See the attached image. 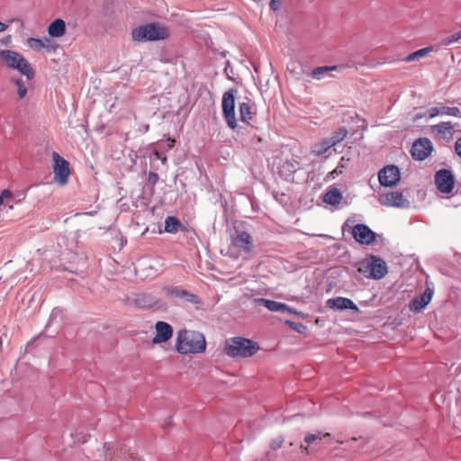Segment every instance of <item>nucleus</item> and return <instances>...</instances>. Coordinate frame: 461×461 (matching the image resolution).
Listing matches in <instances>:
<instances>
[{"label":"nucleus","mask_w":461,"mask_h":461,"mask_svg":"<svg viewBox=\"0 0 461 461\" xmlns=\"http://www.w3.org/2000/svg\"><path fill=\"white\" fill-rule=\"evenodd\" d=\"M239 113L240 120L244 123L251 125L255 122L257 114L255 103L250 98L246 97L245 101L239 104Z\"/></svg>","instance_id":"nucleus-12"},{"label":"nucleus","mask_w":461,"mask_h":461,"mask_svg":"<svg viewBox=\"0 0 461 461\" xmlns=\"http://www.w3.org/2000/svg\"><path fill=\"white\" fill-rule=\"evenodd\" d=\"M4 203V200H3V197L0 196V206Z\"/></svg>","instance_id":"nucleus-44"},{"label":"nucleus","mask_w":461,"mask_h":461,"mask_svg":"<svg viewBox=\"0 0 461 461\" xmlns=\"http://www.w3.org/2000/svg\"><path fill=\"white\" fill-rule=\"evenodd\" d=\"M27 44L31 49L36 50H40L45 48L46 46L44 41L36 38H29L27 41Z\"/></svg>","instance_id":"nucleus-29"},{"label":"nucleus","mask_w":461,"mask_h":461,"mask_svg":"<svg viewBox=\"0 0 461 461\" xmlns=\"http://www.w3.org/2000/svg\"><path fill=\"white\" fill-rule=\"evenodd\" d=\"M358 271L368 278L380 279L387 274V266L380 258L372 256L360 263Z\"/></svg>","instance_id":"nucleus-5"},{"label":"nucleus","mask_w":461,"mask_h":461,"mask_svg":"<svg viewBox=\"0 0 461 461\" xmlns=\"http://www.w3.org/2000/svg\"><path fill=\"white\" fill-rule=\"evenodd\" d=\"M352 235L360 244L370 245L375 240V233L365 224H357L352 229Z\"/></svg>","instance_id":"nucleus-14"},{"label":"nucleus","mask_w":461,"mask_h":461,"mask_svg":"<svg viewBox=\"0 0 461 461\" xmlns=\"http://www.w3.org/2000/svg\"><path fill=\"white\" fill-rule=\"evenodd\" d=\"M283 443H284V439L282 438H275L271 441L270 447L273 450H276L282 447Z\"/></svg>","instance_id":"nucleus-34"},{"label":"nucleus","mask_w":461,"mask_h":461,"mask_svg":"<svg viewBox=\"0 0 461 461\" xmlns=\"http://www.w3.org/2000/svg\"><path fill=\"white\" fill-rule=\"evenodd\" d=\"M432 150V142L428 138H420L412 144L411 153L414 159L422 161L431 154Z\"/></svg>","instance_id":"nucleus-10"},{"label":"nucleus","mask_w":461,"mask_h":461,"mask_svg":"<svg viewBox=\"0 0 461 461\" xmlns=\"http://www.w3.org/2000/svg\"><path fill=\"white\" fill-rule=\"evenodd\" d=\"M341 200V192L336 187L330 188L323 195V202L334 207H337L340 203Z\"/></svg>","instance_id":"nucleus-26"},{"label":"nucleus","mask_w":461,"mask_h":461,"mask_svg":"<svg viewBox=\"0 0 461 461\" xmlns=\"http://www.w3.org/2000/svg\"><path fill=\"white\" fill-rule=\"evenodd\" d=\"M426 114L429 118H434L438 115H447L453 117H461V110L458 107H449L443 104H438L435 107L427 110Z\"/></svg>","instance_id":"nucleus-18"},{"label":"nucleus","mask_w":461,"mask_h":461,"mask_svg":"<svg viewBox=\"0 0 461 461\" xmlns=\"http://www.w3.org/2000/svg\"><path fill=\"white\" fill-rule=\"evenodd\" d=\"M8 25L0 22V32H5L7 29Z\"/></svg>","instance_id":"nucleus-41"},{"label":"nucleus","mask_w":461,"mask_h":461,"mask_svg":"<svg viewBox=\"0 0 461 461\" xmlns=\"http://www.w3.org/2000/svg\"><path fill=\"white\" fill-rule=\"evenodd\" d=\"M15 85L17 86V94L20 99H23L27 95V87L22 79H16Z\"/></svg>","instance_id":"nucleus-32"},{"label":"nucleus","mask_w":461,"mask_h":461,"mask_svg":"<svg viewBox=\"0 0 461 461\" xmlns=\"http://www.w3.org/2000/svg\"><path fill=\"white\" fill-rule=\"evenodd\" d=\"M298 169V163L294 160H285L278 167V174L285 179H290Z\"/></svg>","instance_id":"nucleus-23"},{"label":"nucleus","mask_w":461,"mask_h":461,"mask_svg":"<svg viewBox=\"0 0 461 461\" xmlns=\"http://www.w3.org/2000/svg\"><path fill=\"white\" fill-rule=\"evenodd\" d=\"M181 226L180 221L174 216H167L165 219V231L168 233H176Z\"/></svg>","instance_id":"nucleus-27"},{"label":"nucleus","mask_w":461,"mask_h":461,"mask_svg":"<svg viewBox=\"0 0 461 461\" xmlns=\"http://www.w3.org/2000/svg\"><path fill=\"white\" fill-rule=\"evenodd\" d=\"M148 181L151 185H155L158 181V175L155 172H149L148 176Z\"/></svg>","instance_id":"nucleus-35"},{"label":"nucleus","mask_w":461,"mask_h":461,"mask_svg":"<svg viewBox=\"0 0 461 461\" xmlns=\"http://www.w3.org/2000/svg\"><path fill=\"white\" fill-rule=\"evenodd\" d=\"M132 40L138 42L157 41L169 37L168 28L158 23L138 26L131 31Z\"/></svg>","instance_id":"nucleus-3"},{"label":"nucleus","mask_w":461,"mask_h":461,"mask_svg":"<svg viewBox=\"0 0 461 461\" xmlns=\"http://www.w3.org/2000/svg\"><path fill=\"white\" fill-rule=\"evenodd\" d=\"M343 69V67L341 66H322V67H319V79H321V77H324V75L327 73V72H330V71H339V70H342Z\"/></svg>","instance_id":"nucleus-31"},{"label":"nucleus","mask_w":461,"mask_h":461,"mask_svg":"<svg viewBox=\"0 0 461 461\" xmlns=\"http://www.w3.org/2000/svg\"><path fill=\"white\" fill-rule=\"evenodd\" d=\"M176 350L181 355L200 354L206 349V340L203 333L183 329L177 331Z\"/></svg>","instance_id":"nucleus-1"},{"label":"nucleus","mask_w":461,"mask_h":461,"mask_svg":"<svg viewBox=\"0 0 461 461\" xmlns=\"http://www.w3.org/2000/svg\"><path fill=\"white\" fill-rule=\"evenodd\" d=\"M301 448L303 449L307 454L309 453L307 447H304L303 445H301Z\"/></svg>","instance_id":"nucleus-42"},{"label":"nucleus","mask_w":461,"mask_h":461,"mask_svg":"<svg viewBox=\"0 0 461 461\" xmlns=\"http://www.w3.org/2000/svg\"><path fill=\"white\" fill-rule=\"evenodd\" d=\"M131 461H140V460L136 457L131 456Z\"/></svg>","instance_id":"nucleus-43"},{"label":"nucleus","mask_w":461,"mask_h":461,"mask_svg":"<svg viewBox=\"0 0 461 461\" xmlns=\"http://www.w3.org/2000/svg\"><path fill=\"white\" fill-rule=\"evenodd\" d=\"M231 245L243 250L244 252H249L252 248V238L248 232L241 231L238 233L235 238H233Z\"/></svg>","instance_id":"nucleus-22"},{"label":"nucleus","mask_w":461,"mask_h":461,"mask_svg":"<svg viewBox=\"0 0 461 461\" xmlns=\"http://www.w3.org/2000/svg\"><path fill=\"white\" fill-rule=\"evenodd\" d=\"M455 150L456 154L461 158V137L458 138L455 143Z\"/></svg>","instance_id":"nucleus-38"},{"label":"nucleus","mask_w":461,"mask_h":461,"mask_svg":"<svg viewBox=\"0 0 461 461\" xmlns=\"http://www.w3.org/2000/svg\"><path fill=\"white\" fill-rule=\"evenodd\" d=\"M432 50V48L431 47H427V48H423V49H420L418 50L417 51H414L412 53H411L410 55H408L404 60L406 62H411V61H413V60H416V59H419L420 58H423L425 57L427 54H429L430 51Z\"/></svg>","instance_id":"nucleus-28"},{"label":"nucleus","mask_w":461,"mask_h":461,"mask_svg":"<svg viewBox=\"0 0 461 461\" xmlns=\"http://www.w3.org/2000/svg\"><path fill=\"white\" fill-rule=\"evenodd\" d=\"M1 59L8 68L16 69L25 76L28 80H32L34 77L35 72L31 64L20 53L10 50H2Z\"/></svg>","instance_id":"nucleus-4"},{"label":"nucleus","mask_w":461,"mask_h":461,"mask_svg":"<svg viewBox=\"0 0 461 461\" xmlns=\"http://www.w3.org/2000/svg\"><path fill=\"white\" fill-rule=\"evenodd\" d=\"M348 134L346 128H339L330 138L322 140L319 145V156L325 155L333 146L343 140Z\"/></svg>","instance_id":"nucleus-16"},{"label":"nucleus","mask_w":461,"mask_h":461,"mask_svg":"<svg viewBox=\"0 0 461 461\" xmlns=\"http://www.w3.org/2000/svg\"><path fill=\"white\" fill-rule=\"evenodd\" d=\"M300 68V64L296 61H292L288 67H287V69L294 75V77H298L300 75L299 72L296 71L297 68Z\"/></svg>","instance_id":"nucleus-33"},{"label":"nucleus","mask_w":461,"mask_h":461,"mask_svg":"<svg viewBox=\"0 0 461 461\" xmlns=\"http://www.w3.org/2000/svg\"><path fill=\"white\" fill-rule=\"evenodd\" d=\"M459 40H461V31L443 39L441 44L444 46H448L457 42Z\"/></svg>","instance_id":"nucleus-30"},{"label":"nucleus","mask_w":461,"mask_h":461,"mask_svg":"<svg viewBox=\"0 0 461 461\" xmlns=\"http://www.w3.org/2000/svg\"><path fill=\"white\" fill-rule=\"evenodd\" d=\"M378 202L385 206L399 208H408L410 206V202L404 198L402 193L397 191L380 194Z\"/></svg>","instance_id":"nucleus-11"},{"label":"nucleus","mask_w":461,"mask_h":461,"mask_svg":"<svg viewBox=\"0 0 461 461\" xmlns=\"http://www.w3.org/2000/svg\"><path fill=\"white\" fill-rule=\"evenodd\" d=\"M282 0H270L269 6L273 11H276L280 8Z\"/></svg>","instance_id":"nucleus-36"},{"label":"nucleus","mask_w":461,"mask_h":461,"mask_svg":"<svg viewBox=\"0 0 461 461\" xmlns=\"http://www.w3.org/2000/svg\"><path fill=\"white\" fill-rule=\"evenodd\" d=\"M379 182L384 186H393L400 180V171L396 166L384 167L378 175Z\"/></svg>","instance_id":"nucleus-15"},{"label":"nucleus","mask_w":461,"mask_h":461,"mask_svg":"<svg viewBox=\"0 0 461 461\" xmlns=\"http://www.w3.org/2000/svg\"><path fill=\"white\" fill-rule=\"evenodd\" d=\"M154 156L157 159H161L163 163H165L167 161V158L164 157L163 158H161V156H160V153L158 151H155L154 152Z\"/></svg>","instance_id":"nucleus-40"},{"label":"nucleus","mask_w":461,"mask_h":461,"mask_svg":"<svg viewBox=\"0 0 461 461\" xmlns=\"http://www.w3.org/2000/svg\"><path fill=\"white\" fill-rule=\"evenodd\" d=\"M316 439H317V436L316 435H314V434H308L304 438V442L306 444H311V443L314 442Z\"/></svg>","instance_id":"nucleus-37"},{"label":"nucleus","mask_w":461,"mask_h":461,"mask_svg":"<svg viewBox=\"0 0 461 461\" xmlns=\"http://www.w3.org/2000/svg\"><path fill=\"white\" fill-rule=\"evenodd\" d=\"M173 337V328L166 321H157L155 324V336L152 339L154 345L166 343Z\"/></svg>","instance_id":"nucleus-13"},{"label":"nucleus","mask_w":461,"mask_h":461,"mask_svg":"<svg viewBox=\"0 0 461 461\" xmlns=\"http://www.w3.org/2000/svg\"><path fill=\"white\" fill-rule=\"evenodd\" d=\"M256 303L258 305L264 306L271 312L294 313V311H293L285 303L280 302L258 298L256 300Z\"/></svg>","instance_id":"nucleus-19"},{"label":"nucleus","mask_w":461,"mask_h":461,"mask_svg":"<svg viewBox=\"0 0 461 461\" xmlns=\"http://www.w3.org/2000/svg\"><path fill=\"white\" fill-rule=\"evenodd\" d=\"M161 292L167 299L172 301L181 300L182 302L190 303L194 305H200L202 303L197 295L177 286H165L162 288Z\"/></svg>","instance_id":"nucleus-7"},{"label":"nucleus","mask_w":461,"mask_h":461,"mask_svg":"<svg viewBox=\"0 0 461 461\" xmlns=\"http://www.w3.org/2000/svg\"><path fill=\"white\" fill-rule=\"evenodd\" d=\"M54 159V179L60 185L67 184L70 174L68 162L60 157L58 153H53Z\"/></svg>","instance_id":"nucleus-9"},{"label":"nucleus","mask_w":461,"mask_h":461,"mask_svg":"<svg viewBox=\"0 0 461 461\" xmlns=\"http://www.w3.org/2000/svg\"><path fill=\"white\" fill-rule=\"evenodd\" d=\"M0 196H2L3 200H4L5 198L11 197L12 196V193H11V191L5 189V190L2 191Z\"/></svg>","instance_id":"nucleus-39"},{"label":"nucleus","mask_w":461,"mask_h":461,"mask_svg":"<svg viewBox=\"0 0 461 461\" xmlns=\"http://www.w3.org/2000/svg\"><path fill=\"white\" fill-rule=\"evenodd\" d=\"M435 184L440 193H451L455 185V178L452 172L448 169L438 170L435 174Z\"/></svg>","instance_id":"nucleus-8"},{"label":"nucleus","mask_w":461,"mask_h":461,"mask_svg":"<svg viewBox=\"0 0 461 461\" xmlns=\"http://www.w3.org/2000/svg\"><path fill=\"white\" fill-rule=\"evenodd\" d=\"M135 303L141 308H152L159 305V300L149 294H139L135 298Z\"/></svg>","instance_id":"nucleus-24"},{"label":"nucleus","mask_w":461,"mask_h":461,"mask_svg":"<svg viewBox=\"0 0 461 461\" xmlns=\"http://www.w3.org/2000/svg\"><path fill=\"white\" fill-rule=\"evenodd\" d=\"M326 305L330 309H336V310L350 309V310H354V311H358V308L354 303V302L346 297H336V298L329 299L326 302Z\"/></svg>","instance_id":"nucleus-20"},{"label":"nucleus","mask_w":461,"mask_h":461,"mask_svg":"<svg viewBox=\"0 0 461 461\" xmlns=\"http://www.w3.org/2000/svg\"><path fill=\"white\" fill-rule=\"evenodd\" d=\"M235 90L230 89L225 92L222 95V113L227 125L235 130L238 127V122L235 114Z\"/></svg>","instance_id":"nucleus-6"},{"label":"nucleus","mask_w":461,"mask_h":461,"mask_svg":"<svg viewBox=\"0 0 461 461\" xmlns=\"http://www.w3.org/2000/svg\"><path fill=\"white\" fill-rule=\"evenodd\" d=\"M432 291L427 288L420 297H415L411 301L410 310L417 312L425 308L430 302Z\"/></svg>","instance_id":"nucleus-21"},{"label":"nucleus","mask_w":461,"mask_h":461,"mask_svg":"<svg viewBox=\"0 0 461 461\" xmlns=\"http://www.w3.org/2000/svg\"><path fill=\"white\" fill-rule=\"evenodd\" d=\"M331 174H332V175H333V174H338L337 169H334V170L331 172Z\"/></svg>","instance_id":"nucleus-46"},{"label":"nucleus","mask_w":461,"mask_h":461,"mask_svg":"<svg viewBox=\"0 0 461 461\" xmlns=\"http://www.w3.org/2000/svg\"><path fill=\"white\" fill-rule=\"evenodd\" d=\"M48 33L54 38H59L66 33V23L62 19H56L48 27Z\"/></svg>","instance_id":"nucleus-25"},{"label":"nucleus","mask_w":461,"mask_h":461,"mask_svg":"<svg viewBox=\"0 0 461 461\" xmlns=\"http://www.w3.org/2000/svg\"><path fill=\"white\" fill-rule=\"evenodd\" d=\"M312 75L317 74V69H313V70L312 71Z\"/></svg>","instance_id":"nucleus-45"},{"label":"nucleus","mask_w":461,"mask_h":461,"mask_svg":"<svg viewBox=\"0 0 461 461\" xmlns=\"http://www.w3.org/2000/svg\"><path fill=\"white\" fill-rule=\"evenodd\" d=\"M455 125L451 122H442L430 127L431 133L438 140H450Z\"/></svg>","instance_id":"nucleus-17"},{"label":"nucleus","mask_w":461,"mask_h":461,"mask_svg":"<svg viewBox=\"0 0 461 461\" xmlns=\"http://www.w3.org/2000/svg\"><path fill=\"white\" fill-rule=\"evenodd\" d=\"M259 349V344L252 339L233 337L226 339L223 351L232 358H248L256 355Z\"/></svg>","instance_id":"nucleus-2"}]
</instances>
